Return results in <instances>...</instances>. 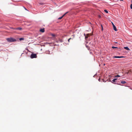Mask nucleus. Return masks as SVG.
<instances>
[{
	"label": "nucleus",
	"mask_w": 132,
	"mask_h": 132,
	"mask_svg": "<svg viewBox=\"0 0 132 132\" xmlns=\"http://www.w3.org/2000/svg\"><path fill=\"white\" fill-rule=\"evenodd\" d=\"M6 40L9 42H13L16 41V39L13 38H8L6 39Z\"/></svg>",
	"instance_id": "1"
},
{
	"label": "nucleus",
	"mask_w": 132,
	"mask_h": 132,
	"mask_svg": "<svg viewBox=\"0 0 132 132\" xmlns=\"http://www.w3.org/2000/svg\"><path fill=\"white\" fill-rule=\"evenodd\" d=\"M37 56L36 54H34V53H32L30 55V57L31 58H36Z\"/></svg>",
	"instance_id": "2"
},
{
	"label": "nucleus",
	"mask_w": 132,
	"mask_h": 132,
	"mask_svg": "<svg viewBox=\"0 0 132 132\" xmlns=\"http://www.w3.org/2000/svg\"><path fill=\"white\" fill-rule=\"evenodd\" d=\"M112 24L113 26V29H114V30L115 31H117V30L116 26H115L114 25V24L113 23V22H112Z\"/></svg>",
	"instance_id": "3"
},
{
	"label": "nucleus",
	"mask_w": 132,
	"mask_h": 132,
	"mask_svg": "<svg viewBox=\"0 0 132 132\" xmlns=\"http://www.w3.org/2000/svg\"><path fill=\"white\" fill-rule=\"evenodd\" d=\"M68 12H67L65 13L62 16L59 17L58 18V19H59V20L61 19H62V18L64 16H65V15L67 13H68Z\"/></svg>",
	"instance_id": "4"
},
{
	"label": "nucleus",
	"mask_w": 132,
	"mask_h": 132,
	"mask_svg": "<svg viewBox=\"0 0 132 132\" xmlns=\"http://www.w3.org/2000/svg\"><path fill=\"white\" fill-rule=\"evenodd\" d=\"M12 28L13 29H14L19 30H21L22 29V28H20V27H19V28Z\"/></svg>",
	"instance_id": "5"
},
{
	"label": "nucleus",
	"mask_w": 132,
	"mask_h": 132,
	"mask_svg": "<svg viewBox=\"0 0 132 132\" xmlns=\"http://www.w3.org/2000/svg\"><path fill=\"white\" fill-rule=\"evenodd\" d=\"M40 31L41 32H43L45 31V29L44 28H42V29H41L40 30Z\"/></svg>",
	"instance_id": "6"
},
{
	"label": "nucleus",
	"mask_w": 132,
	"mask_h": 132,
	"mask_svg": "<svg viewBox=\"0 0 132 132\" xmlns=\"http://www.w3.org/2000/svg\"><path fill=\"white\" fill-rule=\"evenodd\" d=\"M113 57H115V58H121V57H124L123 56H114Z\"/></svg>",
	"instance_id": "7"
},
{
	"label": "nucleus",
	"mask_w": 132,
	"mask_h": 132,
	"mask_svg": "<svg viewBox=\"0 0 132 132\" xmlns=\"http://www.w3.org/2000/svg\"><path fill=\"white\" fill-rule=\"evenodd\" d=\"M72 36L73 37V38H69V39L68 40V42H70V40L71 39H73L74 37H75V36L74 35H72Z\"/></svg>",
	"instance_id": "8"
},
{
	"label": "nucleus",
	"mask_w": 132,
	"mask_h": 132,
	"mask_svg": "<svg viewBox=\"0 0 132 132\" xmlns=\"http://www.w3.org/2000/svg\"><path fill=\"white\" fill-rule=\"evenodd\" d=\"M124 48L125 49H126V50H130V49L129 48V47H125Z\"/></svg>",
	"instance_id": "9"
},
{
	"label": "nucleus",
	"mask_w": 132,
	"mask_h": 132,
	"mask_svg": "<svg viewBox=\"0 0 132 132\" xmlns=\"http://www.w3.org/2000/svg\"><path fill=\"white\" fill-rule=\"evenodd\" d=\"M84 35L85 36V38L86 39L87 38H88V36H89V34H87L86 36L85 35V34H84Z\"/></svg>",
	"instance_id": "10"
},
{
	"label": "nucleus",
	"mask_w": 132,
	"mask_h": 132,
	"mask_svg": "<svg viewBox=\"0 0 132 132\" xmlns=\"http://www.w3.org/2000/svg\"><path fill=\"white\" fill-rule=\"evenodd\" d=\"M24 38H19V40H24Z\"/></svg>",
	"instance_id": "11"
},
{
	"label": "nucleus",
	"mask_w": 132,
	"mask_h": 132,
	"mask_svg": "<svg viewBox=\"0 0 132 132\" xmlns=\"http://www.w3.org/2000/svg\"><path fill=\"white\" fill-rule=\"evenodd\" d=\"M117 78H114V79H113L112 80V81H113L112 82L113 83V82H114L116 80H117Z\"/></svg>",
	"instance_id": "12"
},
{
	"label": "nucleus",
	"mask_w": 132,
	"mask_h": 132,
	"mask_svg": "<svg viewBox=\"0 0 132 132\" xmlns=\"http://www.w3.org/2000/svg\"><path fill=\"white\" fill-rule=\"evenodd\" d=\"M121 82L122 84H125V83H126V82L125 81H124V80H122L121 81Z\"/></svg>",
	"instance_id": "13"
},
{
	"label": "nucleus",
	"mask_w": 132,
	"mask_h": 132,
	"mask_svg": "<svg viewBox=\"0 0 132 132\" xmlns=\"http://www.w3.org/2000/svg\"><path fill=\"white\" fill-rule=\"evenodd\" d=\"M104 11H105V12L106 13H108V11L107 10H104Z\"/></svg>",
	"instance_id": "14"
},
{
	"label": "nucleus",
	"mask_w": 132,
	"mask_h": 132,
	"mask_svg": "<svg viewBox=\"0 0 132 132\" xmlns=\"http://www.w3.org/2000/svg\"><path fill=\"white\" fill-rule=\"evenodd\" d=\"M112 48H118V47H114V46H112Z\"/></svg>",
	"instance_id": "15"
},
{
	"label": "nucleus",
	"mask_w": 132,
	"mask_h": 132,
	"mask_svg": "<svg viewBox=\"0 0 132 132\" xmlns=\"http://www.w3.org/2000/svg\"><path fill=\"white\" fill-rule=\"evenodd\" d=\"M51 35L53 36V37H54V36H55V35L54 34H52Z\"/></svg>",
	"instance_id": "16"
},
{
	"label": "nucleus",
	"mask_w": 132,
	"mask_h": 132,
	"mask_svg": "<svg viewBox=\"0 0 132 132\" xmlns=\"http://www.w3.org/2000/svg\"><path fill=\"white\" fill-rule=\"evenodd\" d=\"M101 28H102V31H103V26L102 24H101Z\"/></svg>",
	"instance_id": "17"
},
{
	"label": "nucleus",
	"mask_w": 132,
	"mask_h": 132,
	"mask_svg": "<svg viewBox=\"0 0 132 132\" xmlns=\"http://www.w3.org/2000/svg\"><path fill=\"white\" fill-rule=\"evenodd\" d=\"M130 8L132 9V4H130Z\"/></svg>",
	"instance_id": "18"
},
{
	"label": "nucleus",
	"mask_w": 132,
	"mask_h": 132,
	"mask_svg": "<svg viewBox=\"0 0 132 132\" xmlns=\"http://www.w3.org/2000/svg\"><path fill=\"white\" fill-rule=\"evenodd\" d=\"M120 76H119V75H117V76H115V77H120Z\"/></svg>",
	"instance_id": "19"
},
{
	"label": "nucleus",
	"mask_w": 132,
	"mask_h": 132,
	"mask_svg": "<svg viewBox=\"0 0 132 132\" xmlns=\"http://www.w3.org/2000/svg\"><path fill=\"white\" fill-rule=\"evenodd\" d=\"M98 80H99V81H100V78H99L98 79Z\"/></svg>",
	"instance_id": "20"
},
{
	"label": "nucleus",
	"mask_w": 132,
	"mask_h": 132,
	"mask_svg": "<svg viewBox=\"0 0 132 132\" xmlns=\"http://www.w3.org/2000/svg\"><path fill=\"white\" fill-rule=\"evenodd\" d=\"M130 71V72H132V70H130V71ZM129 71H128V72H129Z\"/></svg>",
	"instance_id": "21"
},
{
	"label": "nucleus",
	"mask_w": 132,
	"mask_h": 132,
	"mask_svg": "<svg viewBox=\"0 0 132 132\" xmlns=\"http://www.w3.org/2000/svg\"><path fill=\"white\" fill-rule=\"evenodd\" d=\"M48 52H47V53H48V54H49V53H48Z\"/></svg>",
	"instance_id": "22"
},
{
	"label": "nucleus",
	"mask_w": 132,
	"mask_h": 132,
	"mask_svg": "<svg viewBox=\"0 0 132 132\" xmlns=\"http://www.w3.org/2000/svg\"><path fill=\"white\" fill-rule=\"evenodd\" d=\"M102 80H103V81H104L103 79H102Z\"/></svg>",
	"instance_id": "23"
},
{
	"label": "nucleus",
	"mask_w": 132,
	"mask_h": 132,
	"mask_svg": "<svg viewBox=\"0 0 132 132\" xmlns=\"http://www.w3.org/2000/svg\"><path fill=\"white\" fill-rule=\"evenodd\" d=\"M40 4H42V3H40Z\"/></svg>",
	"instance_id": "24"
},
{
	"label": "nucleus",
	"mask_w": 132,
	"mask_h": 132,
	"mask_svg": "<svg viewBox=\"0 0 132 132\" xmlns=\"http://www.w3.org/2000/svg\"><path fill=\"white\" fill-rule=\"evenodd\" d=\"M120 1H123V0H120Z\"/></svg>",
	"instance_id": "25"
},
{
	"label": "nucleus",
	"mask_w": 132,
	"mask_h": 132,
	"mask_svg": "<svg viewBox=\"0 0 132 132\" xmlns=\"http://www.w3.org/2000/svg\"><path fill=\"white\" fill-rule=\"evenodd\" d=\"M131 3H132V1H131Z\"/></svg>",
	"instance_id": "26"
}]
</instances>
